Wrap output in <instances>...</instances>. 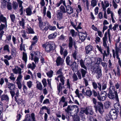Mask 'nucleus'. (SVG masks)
<instances>
[{"label":"nucleus","instance_id":"774afa93","mask_svg":"<svg viewBox=\"0 0 121 121\" xmlns=\"http://www.w3.org/2000/svg\"><path fill=\"white\" fill-rule=\"evenodd\" d=\"M99 8L98 7H96L94 9L95 14V15H97L98 12Z\"/></svg>","mask_w":121,"mask_h":121},{"label":"nucleus","instance_id":"603ef678","mask_svg":"<svg viewBox=\"0 0 121 121\" xmlns=\"http://www.w3.org/2000/svg\"><path fill=\"white\" fill-rule=\"evenodd\" d=\"M42 82L44 86V87H45L47 84L46 80L45 79H44L42 80Z\"/></svg>","mask_w":121,"mask_h":121},{"label":"nucleus","instance_id":"0e129e2a","mask_svg":"<svg viewBox=\"0 0 121 121\" xmlns=\"http://www.w3.org/2000/svg\"><path fill=\"white\" fill-rule=\"evenodd\" d=\"M92 84L94 89H96L98 87L97 83L95 82H93Z\"/></svg>","mask_w":121,"mask_h":121},{"label":"nucleus","instance_id":"c756f323","mask_svg":"<svg viewBox=\"0 0 121 121\" xmlns=\"http://www.w3.org/2000/svg\"><path fill=\"white\" fill-rule=\"evenodd\" d=\"M80 64L82 68H83L85 69H86L87 68L84 65V61L82 59H81L80 60Z\"/></svg>","mask_w":121,"mask_h":121},{"label":"nucleus","instance_id":"a211bd4d","mask_svg":"<svg viewBox=\"0 0 121 121\" xmlns=\"http://www.w3.org/2000/svg\"><path fill=\"white\" fill-rule=\"evenodd\" d=\"M57 35V33L56 32H55L49 35L48 36V38L49 39H52L56 38Z\"/></svg>","mask_w":121,"mask_h":121},{"label":"nucleus","instance_id":"39448f33","mask_svg":"<svg viewBox=\"0 0 121 121\" xmlns=\"http://www.w3.org/2000/svg\"><path fill=\"white\" fill-rule=\"evenodd\" d=\"M7 86L9 89L10 90L9 92L12 98H13L15 94L14 92V89L15 88V85L13 83H9L7 84Z\"/></svg>","mask_w":121,"mask_h":121},{"label":"nucleus","instance_id":"69168bd1","mask_svg":"<svg viewBox=\"0 0 121 121\" xmlns=\"http://www.w3.org/2000/svg\"><path fill=\"white\" fill-rule=\"evenodd\" d=\"M9 2L8 1V0H2L1 1V3L3 5L5 6L6 5V2Z\"/></svg>","mask_w":121,"mask_h":121},{"label":"nucleus","instance_id":"e433bc0d","mask_svg":"<svg viewBox=\"0 0 121 121\" xmlns=\"http://www.w3.org/2000/svg\"><path fill=\"white\" fill-rule=\"evenodd\" d=\"M3 49L4 51H7L8 52H10L9 46L8 44H6L4 46Z\"/></svg>","mask_w":121,"mask_h":121},{"label":"nucleus","instance_id":"2f4dec72","mask_svg":"<svg viewBox=\"0 0 121 121\" xmlns=\"http://www.w3.org/2000/svg\"><path fill=\"white\" fill-rule=\"evenodd\" d=\"M111 103L110 101H107L105 103L104 105L106 108H108L111 106Z\"/></svg>","mask_w":121,"mask_h":121},{"label":"nucleus","instance_id":"de8ad7c7","mask_svg":"<svg viewBox=\"0 0 121 121\" xmlns=\"http://www.w3.org/2000/svg\"><path fill=\"white\" fill-rule=\"evenodd\" d=\"M27 86L29 88H30L32 86V82L30 81H29L27 82Z\"/></svg>","mask_w":121,"mask_h":121},{"label":"nucleus","instance_id":"37998d69","mask_svg":"<svg viewBox=\"0 0 121 121\" xmlns=\"http://www.w3.org/2000/svg\"><path fill=\"white\" fill-rule=\"evenodd\" d=\"M60 8L61 10L60 11H61L63 13H66V11L65 10V8L64 6L62 5H61V6L60 7Z\"/></svg>","mask_w":121,"mask_h":121},{"label":"nucleus","instance_id":"7c9ffc66","mask_svg":"<svg viewBox=\"0 0 121 121\" xmlns=\"http://www.w3.org/2000/svg\"><path fill=\"white\" fill-rule=\"evenodd\" d=\"M106 97L105 96H101L99 95L97 96V98L100 101H103L105 100Z\"/></svg>","mask_w":121,"mask_h":121},{"label":"nucleus","instance_id":"f257e3e1","mask_svg":"<svg viewBox=\"0 0 121 121\" xmlns=\"http://www.w3.org/2000/svg\"><path fill=\"white\" fill-rule=\"evenodd\" d=\"M108 92V97L110 99H115L118 102L119 101L118 96L117 92L115 91V89H109Z\"/></svg>","mask_w":121,"mask_h":121},{"label":"nucleus","instance_id":"3c124183","mask_svg":"<svg viewBox=\"0 0 121 121\" xmlns=\"http://www.w3.org/2000/svg\"><path fill=\"white\" fill-rule=\"evenodd\" d=\"M102 65L105 68V69L106 71L107 70V64L106 63H104L103 62H102L101 63Z\"/></svg>","mask_w":121,"mask_h":121},{"label":"nucleus","instance_id":"4468645a","mask_svg":"<svg viewBox=\"0 0 121 121\" xmlns=\"http://www.w3.org/2000/svg\"><path fill=\"white\" fill-rule=\"evenodd\" d=\"M70 67H72V70L73 71H76L77 70L78 65L75 61L71 63Z\"/></svg>","mask_w":121,"mask_h":121},{"label":"nucleus","instance_id":"4d7b16f0","mask_svg":"<svg viewBox=\"0 0 121 121\" xmlns=\"http://www.w3.org/2000/svg\"><path fill=\"white\" fill-rule=\"evenodd\" d=\"M53 71L52 70H51L50 71L46 73V74L48 76H53Z\"/></svg>","mask_w":121,"mask_h":121},{"label":"nucleus","instance_id":"bb28decb","mask_svg":"<svg viewBox=\"0 0 121 121\" xmlns=\"http://www.w3.org/2000/svg\"><path fill=\"white\" fill-rule=\"evenodd\" d=\"M57 13V17L58 19L59 20H61L63 17V13L61 11L60 12H58Z\"/></svg>","mask_w":121,"mask_h":121},{"label":"nucleus","instance_id":"f03ea898","mask_svg":"<svg viewBox=\"0 0 121 121\" xmlns=\"http://www.w3.org/2000/svg\"><path fill=\"white\" fill-rule=\"evenodd\" d=\"M97 65H94L93 67L94 69H95V72L96 73L97 76H101V70L99 64L102 61V60L100 58L98 57L97 58Z\"/></svg>","mask_w":121,"mask_h":121},{"label":"nucleus","instance_id":"8fccbe9b","mask_svg":"<svg viewBox=\"0 0 121 121\" xmlns=\"http://www.w3.org/2000/svg\"><path fill=\"white\" fill-rule=\"evenodd\" d=\"M49 29L50 30L54 31L56 29V27L55 26H52L49 25Z\"/></svg>","mask_w":121,"mask_h":121},{"label":"nucleus","instance_id":"20e7f679","mask_svg":"<svg viewBox=\"0 0 121 121\" xmlns=\"http://www.w3.org/2000/svg\"><path fill=\"white\" fill-rule=\"evenodd\" d=\"M80 113L82 114L85 113L86 115H92L93 113V112L91 107L87 106L85 109H82Z\"/></svg>","mask_w":121,"mask_h":121},{"label":"nucleus","instance_id":"a878e982","mask_svg":"<svg viewBox=\"0 0 121 121\" xmlns=\"http://www.w3.org/2000/svg\"><path fill=\"white\" fill-rule=\"evenodd\" d=\"M28 32L27 33L29 34H34L35 32L34 31L33 29L30 26L27 27V30Z\"/></svg>","mask_w":121,"mask_h":121},{"label":"nucleus","instance_id":"dca6fc26","mask_svg":"<svg viewBox=\"0 0 121 121\" xmlns=\"http://www.w3.org/2000/svg\"><path fill=\"white\" fill-rule=\"evenodd\" d=\"M73 109V105H69L66 109H65V111L68 114H70L72 110Z\"/></svg>","mask_w":121,"mask_h":121},{"label":"nucleus","instance_id":"423d86ee","mask_svg":"<svg viewBox=\"0 0 121 121\" xmlns=\"http://www.w3.org/2000/svg\"><path fill=\"white\" fill-rule=\"evenodd\" d=\"M35 114L34 113H32L31 115L27 114L26 116V118L23 121H35Z\"/></svg>","mask_w":121,"mask_h":121},{"label":"nucleus","instance_id":"4c0bfd02","mask_svg":"<svg viewBox=\"0 0 121 121\" xmlns=\"http://www.w3.org/2000/svg\"><path fill=\"white\" fill-rule=\"evenodd\" d=\"M61 86V83H60L59 85L57 84V89L58 93H59L61 91V89L62 88V87ZM63 87L65 88V87H64V86H63Z\"/></svg>","mask_w":121,"mask_h":121},{"label":"nucleus","instance_id":"09e8293b","mask_svg":"<svg viewBox=\"0 0 121 121\" xmlns=\"http://www.w3.org/2000/svg\"><path fill=\"white\" fill-rule=\"evenodd\" d=\"M14 92H16V96L18 98L19 95V90L16 87L14 89Z\"/></svg>","mask_w":121,"mask_h":121},{"label":"nucleus","instance_id":"c03bdc74","mask_svg":"<svg viewBox=\"0 0 121 121\" xmlns=\"http://www.w3.org/2000/svg\"><path fill=\"white\" fill-rule=\"evenodd\" d=\"M62 76H58L57 77L58 78H60V80L61 82L62 83L63 85H64V79L65 78L62 77Z\"/></svg>","mask_w":121,"mask_h":121},{"label":"nucleus","instance_id":"9b49d317","mask_svg":"<svg viewBox=\"0 0 121 121\" xmlns=\"http://www.w3.org/2000/svg\"><path fill=\"white\" fill-rule=\"evenodd\" d=\"M17 69H16V67L14 68L13 69H12L13 72L15 74L18 73L19 74L18 76H22L21 75L22 69L20 68L18 66L17 67Z\"/></svg>","mask_w":121,"mask_h":121},{"label":"nucleus","instance_id":"58836bf2","mask_svg":"<svg viewBox=\"0 0 121 121\" xmlns=\"http://www.w3.org/2000/svg\"><path fill=\"white\" fill-rule=\"evenodd\" d=\"M87 37V36L86 35L85 36H84L83 35H82L80 36L79 35V39L82 42H83L86 39Z\"/></svg>","mask_w":121,"mask_h":121},{"label":"nucleus","instance_id":"b1692460","mask_svg":"<svg viewBox=\"0 0 121 121\" xmlns=\"http://www.w3.org/2000/svg\"><path fill=\"white\" fill-rule=\"evenodd\" d=\"M26 15L30 16L32 14L31 9L29 7L26 9Z\"/></svg>","mask_w":121,"mask_h":121},{"label":"nucleus","instance_id":"338daca9","mask_svg":"<svg viewBox=\"0 0 121 121\" xmlns=\"http://www.w3.org/2000/svg\"><path fill=\"white\" fill-rule=\"evenodd\" d=\"M77 53L76 51H75L72 54V56L75 60L76 59Z\"/></svg>","mask_w":121,"mask_h":121},{"label":"nucleus","instance_id":"473e14b6","mask_svg":"<svg viewBox=\"0 0 121 121\" xmlns=\"http://www.w3.org/2000/svg\"><path fill=\"white\" fill-rule=\"evenodd\" d=\"M19 7L21 8L19 9V12L20 13V15H22L23 13V7L22 6V4H19Z\"/></svg>","mask_w":121,"mask_h":121},{"label":"nucleus","instance_id":"a19ab883","mask_svg":"<svg viewBox=\"0 0 121 121\" xmlns=\"http://www.w3.org/2000/svg\"><path fill=\"white\" fill-rule=\"evenodd\" d=\"M107 32H105L104 34V37L103 38V42H106L107 39Z\"/></svg>","mask_w":121,"mask_h":121},{"label":"nucleus","instance_id":"393cba45","mask_svg":"<svg viewBox=\"0 0 121 121\" xmlns=\"http://www.w3.org/2000/svg\"><path fill=\"white\" fill-rule=\"evenodd\" d=\"M73 39L71 36L69 37V48H72L73 46Z\"/></svg>","mask_w":121,"mask_h":121},{"label":"nucleus","instance_id":"13d9d810","mask_svg":"<svg viewBox=\"0 0 121 121\" xmlns=\"http://www.w3.org/2000/svg\"><path fill=\"white\" fill-rule=\"evenodd\" d=\"M4 58L7 59V60H11L12 58L11 56L10 55L9 56L7 55H5L4 56Z\"/></svg>","mask_w":121,"mask_h":121},{"label":"nucleus","instance_id":"f704fd0d","mask_svg":"<svg viewBox=\"0 0 121 121\" xmlns=\"http://www.w3.org/2000/svg\"><path fill=\"white\" fill-rule=\"evenodd\" d=\"M110 87L109 89L114 90L115 89V87L113 86L112 82L111 81H110L109 82Z\"/></svg>","mask_w":121,"mask_h":121},{"label":"nucleus","instance_id":"680f3d73","mask_svg":"<svg viewBox=\"0 0 121 121\" xmlns=\"http://www.w3.org/2000/svg\"><path fill=\"white\" fill-rule=\"evenodd\" d=\"M112 3L113 4V5L114 8L115 9H116L118 6L117 4L115 2L114 0H112Z\"/></svg>","mask_w":121,"mask_h":121},{"label":"nucleus","instance_id":"bf43d9fd","mask_svg":"<svg viewBox=\"0 0 121 121\" xmlns=\"http://www.w3.org/2000/svg\"><path fill=\"white\" fill-rule=\"evenodd\" d=\"M12 6L13 9L15 10H16L17 9L18 6L17 4H16L14 2L13 3Z\"/></svg>","mask_w":121,"mask_h":121},{"label":"nucleus","instance_id":"e2e57ef3","mask_svg":"<svg viewBox=\"0 0 121 121\" xmlns=\"http://www.w3.org/2000/svg\"><path fill=\"white\" fill-rule=\"evenodd\" d=\"M107 84L106 82L102 84V90H104L107 87Z\"/></svg>","mask_w":121,"mask_h":121},{"label":"nucleus","instance_id":"a18cd8bd","mask_svg":"<svg viewBox=\"0 0 121 121\" xmlns=\"http://www.w3.org/2000/svg\"><path fill=\"white\" fill-rule=\"evenodd\" d=\"M11 20L12 22H14L15 20V16L14 14H10V15Z\"/></svg>","mask_w":121,"mask_h":121},{"label":"nucleus","instance_id":"1a4fd4ad","mask_svg":"<svg viewBox=\"0 0 121 121\" xmlns=\"http://www.w3.org/2000/svg\"><path fill=\"white\" fill-rule=\"evenodd\" d=\"M103 107V104L102 103L100 102H98L97 109L99 113L101 114H102L104 112Z\"/></svg>","mask_w":121,"mask_h":121},{"label":"nucleus","instance_id":"7ed1b4c3","mask_svg":"<svg viewBox=\"0 0 121 121\" xmlns=\"http://www.w3.org/2000/svg\"><path fill=\"white\" fill-rule=\"evenodd\" d=\"M55 44L54 42L49 41L47 43L46 51L49 53L51 51L53 52L55 48Z\"/></svg>","mask_w":121,"mask_h":121},{"label":"nucleus","instance_id":"6ab92c4d","mask_svg":"<svg viewBox=\"0 0 121 121\" xmlns=\"http://www.w3.org/2000/svg\"><path fill=\"white\" fill-rule=\"evenodd\" d=\"M1 101L5 100L6 102H8L9 100L8 96L7 95L3 94L0 96Z\"/></svg>","mask_w":121,"mask_h":121},{"label":"nucleus","instance_id":"ea45409f","mask_svg":"<svg viewBox=\"0 0 121 121\" xmlns=\"http://www.w3.org/2000/svg\"><path fill=\"white\" fill-rule=\"evenodd\" d=\"M92 94V92L90 90H87L86 91V95L87 96L90 97Z\"/></svg>","mask_w":121,"mask_h":121},{"label":"nucleus","instance_id":"2eb2a0df","mask_svg":"<svg viewBox=\"0 0 121 121\" xmlns=\"http://www.w3.org/2000/svg\"><path fill=\"white\" fill-rule=\"evenodd\" d=\"M22 78V76H18L16 80V83L19 89H21L22 88V84L21 82Z\"/></svg>","mask_w":121,"mask_h":121},{"label":"nucleus","instance_id":"6e6552de","mask_svg":"<svg viewBox=\"0 0 121 121\" xmlns=\"http://www.w3.org/2000/svg\"><path fill=\"white\" fill-rule=\"evenodd\" d=\"M64 60L60 56H59L57 58L56 60V65L57 66H63L64 65Z\"/></svg>","mask_w":121,"mask_h":121},{"label":"nucleus","instance_id":"79ce46f5","mask_svg":"<svg viewBox=\"0 0 121 121\" xmlns=\"http://www.w3.org/2000/svg\"><path fill=\"white\" fill-rule=\"evenodd\" d=\"M96 0H92L91 2V5L93 7H94L97 5Z\"/></svg>","mask_w":121,"mask_h":121},{"label":"nucleus","instance_id":"4be33fe9","mask_svg":"<svg viewBox=\"0 0 121 121\" xmlns=\"http://www.w3.org/2000/svg\"><path fill=\"white\" fill-rule=\"evenodd\" d=\"M115 50L116 53H118L119 51L121 53V42L120 43L119 48L118 47L117 43H115Z\"/></svg>","mask_w":121,"mask_h":121},{"label":"nucleus","instance_id":"49530a36","mask_svg":"<svg viewBox=\"0 0 121 121\" xmlns=\"http://www.w3.org/2000/svg\"><path fill=\"white\" fill-rule=\"evenodd\" d=\"M114 106L116 109H119L120 108V106L119 103H117L114 105Z\"/></svg>","mask_w":121,"mask_h":121},{"label":"nucleus","instance_id":"6e6d98bb","mask_svg":"<svg viewBox=\"0 0 121 121\" xmlns=\"http://www.w3.org/2000/svg\"><path fill=\"white\" fill-rule=\"evenodd\" d=\"M107 93L106 91H102L101 92L100 95V96H103L104 97L105 96L106 97H107Z\"/></svg>","mask_w":121,"mask_h":121},{"label":"nucleus","instance_id":"f3484780","mask_svg":"<svg viewBox=\"0 0 121 121\" xmlns=\"http://www.w3.org/2000/svg\"><path fill=\"white\" fill-rule=\"evenodd\" d=\"M66 10L67 13L69 14H72L73 13V8L69 5H68L66 7Z\"/></svg>","mask_w":121,"mask_h":121},{"label":"nucleus","instance_id":"c9c22d12","mask_svg":"<svg viewBox=\"0 0 121 121\" xmlns=\"http://www.w3.org/2000/svg\"><path fill=\"white\" fill-rule=\"evenodd\" d=\"M7 24L6 26L5 24H4L1 23V25H0V31L3 30L5 27L6 28L7 27Z\"/></svg>","mask_w":121,"mask_h":121},{"label":"nucleus","instance_id":"72a5a7b5","mask_svg":"<svg viewBox=\"0 0 121 121\" xmlns=\"http://www.w3.org/2000/svg\"><path fill=\"white\" fill-rule=\"evenodd\" d=\"M87 69L85 70L83 69H81L80 72L82 74V76H85L86 74L87 73Z\"/></svg>","mask_w":121,"mask_h":121},{"label":"nucleus","instance_id":"c85d7f7f","mask_svg":"<svg viewBox=\"0 0 121 121\" xmlns=\"http://www.w3.org/2000/svg\"><path fill=\"white\" fill-rule=\"evenodd\" d=\"M62 69L60 68L59 70H57L56 72V75H59L58 76H63V73L62 72Z\"/></svg>","mask_w":121,"mask_h":121},{"label":"nucleus","instance_id":"052dcab7","mask_svg":"<svg viewBox=\"0 0 121 121\" xmlns=\"http://www.w3.org/2000/svg\"><path fill=\"white\" fill-rule=\"evenodd\" d=\"M73 109L75 110V112L76 113H78L79 111V108L77 105H73Z\"/></svg>","mask_w":121,"mask_h":121},{"label":"nucleus","instance_id":"412c9836","mask_svg":"<svg viewBox=\"0 0 121 121\" xmlns=\"http://www.w3.org/2000/svg\"><path fill=\"white\" fill-rule=\"evenodd\" d=\"M36 88L38 90H41L42 89L43 86L42 83L40 82L37 81L36 82Z\"/></svg>","mask_w":121,"mask_h":121},{"label":"nucleus","instance_id":"cd10ccee","mask_svg":"<svg viewBox=\"0 0 121 121\" xmlns=\"http://www.w3.org/2000/svg\"><path fill=\"white\" fill-rule=\"evenodd\" d=\"M22 54V59L25 63H26L27 61V57L26 53L24 52H23Z\"/></svg>","mask_w":121,"mask_h":121},{"label":"nucleus","instance_id":"aec40b11","mask_svg":"<svg viewBox=\"0 0 121 121\" xmlns=\"http://www.w3.org/2000/svg\"><path fill=\"white\" fill-rule=\"evenodd\" d=\"M21 115H22V109L21 108L19 109L17 112V120L19 121L20 120L22 116Z\"/></svg>","mask_w":121,"mask_h":121},{"label":"nucleus","instance_id":"864d4df0","mask_svg":"<svg viewBox=\"0 0 121 121\" xmlns=\"http://www.w3.org/2000/svg\"><path fill=\"white\" fill-rule=\"evenodd\" d=\"M3 103L0 102V114L2 113L3 111Z\"/></svg>","mask_w":121,"mask_h":121},{"label":"nucleus","instance_id":"9d476101","mask_svg":"<svg viewBox=\"0 0 121 121\" xmlns=\"http://www.w3.org/2000/svg\"><path fill=\"white\" fill-rule=\"evenodd\" d=\"M66 98L64 96H63L60 98V100L59 102V105H60L61 106V103H64V104L63 106V107L66 106L68 105V102L67 101H65Z\"/></svg>","mask_w":121,"mask_h":121},{"label":"nucleus","instance_id":"f8f14e48","mask_svg":"<svg viewBox=\"0 0 121 121\" xmlns=\"http://www.w3.org/2000/svg\"><path fill=\"white\" fill-rule=\"evenodd\" d=\"M93 48V47L90 44L86 47L85 51L86 54L88 55L91 51L92 50Z\"/></svg>","mask_w":121,"mask_h":121},{"label":"nucleus","instance_id":"ddd939ff","mask_svg":"<svg viewBox=\"0 0 121 121\" xmlns=\"http://www.w3.org/2000/svg\"><path fill=\"white\" fill-rule=\"evenodd\" d=\"M15 100L17 103V104L19 105L21 104L22 105L24 104L25 103V101L21 98L18 99L16 97V96L14 97Z\"/></svg>","mask_w":121,"mask_h":121},{"label":"nucleus","instance_id":"5701e85b","mask_svg":"<svg viewBox=\"0 0 121 121\" xmlns=\"http://www.w3.org/2000/svg\"><path fill=\"white\" fill-rule=\"evenodd\" d=\"M70 59V57L69 56H67L65 59V61L67 65H69V66L71 65V63L73 62L71 61Z\"/></svg>","mask_w":121,"mask_h":121},{"label":"nucleus","instance_id":"0eeeda50","mask_svg":"<svg viewBox=\"0 0 121 121\" xmlns=\"http://www.w3.org/2000/svg\"><path fill=\"white\" fill-rule=\"evenodd\" d=\"M115 112V111L114 110L110 111L109 113V117L111 119L113 120V121H117L118 114L112 115L113 113H114Z\"/></svg>","mask_w":121,"mask_h":121},{"label":"nucleus","instance_id":"5fc2aeb1","mask_svg":"<svg viewBox=\"0 0 121 121\" xmlns=\"http://www.w3.org/2000/svg\"><path fill=\"white\" fill-rule=\"evenodd\" d=\"M7 9L9 10H11L12 9L11 4L10 2H8L7 5Z\"/></svg>","mask_w":121,"mask_h":121}]
</instances>
